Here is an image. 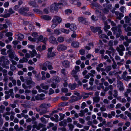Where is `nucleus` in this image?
<instances>
[{"label":"nucleus","instance_id":"1","mask_svg":"<svg viewBox=\"0 0 131 131\" xmlns=\"http://www.w3.org/2000/svg\"><path fill=\"white\" fill-rule=\"evenodd\" d=\"M50 106V104L47 103H43L40 105L39 107L42 109H44L42 110L39 112V114L40 115H41L47 113L48 111L47 110Z\"/></svg>","mask_w":131,"mask_h":131},{"label":"nucleus","instance_id":"2","mask_svg":"<svg viewBox=\"0 0 131 131\" xmlns=\"http://www.w3.org/2000/svg\"><path fill=\"white\" fill-rule=\"evenodd\" d=\"M29 10V8L28 7H23L20 8L18 10V12L21 15H28V13L26 12Z\"/></svg>","mask_w":131,"mask_h":131},{"label":"nucleus","instance_id":"3","mask_svg":"<svg viewBox=\"0 0 131 131\" xmlns=\"http://www.w3.org/2000/svg\"><path fill=\"white\" fill-rule=\"evenodd\" d=\"M125 49V48L124 47L123 45H119V46L117 47L116 48V50L119 52V54L120 56H122L123 54V52Z\"/></svg>","mask_w":131,"mask_h":131},{"label":"nucleus","instance_id":"4","mask_svg":"<svg viewBox=\"0 0 131 131\" xmlns=\"http://www.w3.org/2000/svg\"><path fill=\"white\" fill-rule=\"evenodd\" d=\"M61 3H54L52 4L50 6V10L51 12H53L54 10L56 11L58 9V7L59 5H62Z\"/></svg>","mask_w":131,"mask_h":131},{"label":"nucleus","instance_id":"5","mask_svg":"<svg viewBox=\"0 0 131 131\" xmlns=\"http://www.w3.org/2000/svg\"><path fill=\"white\" fill-rule=\"evenodd\" d=\"M27 80H26V83L27 85H28L29 87H31L35 84V83L32 80L31 77H26Z\"/></svg>","mask_w":131,"mask_h":131},{"label":"nucleus","instance_id":"6","mask_svg":"<svg viewBox=\"0 0 131 131\" xmlns=\"http://www.w3.org/2000/svg\"><path fill=\"white\" fill-rule=\"evenodd\" d=\"M0 62H2L4 64L6 65L9 64V62L7 57L4 56L0 57Z\"/></svg>","mask_w":131,"mask_h":131},{"label":"nucleus","instance_id":"7","mask_svg":"<svg viewBox=\"0 0 131 131\" xmlns=\"http://www.w3.org/2000/svg\"><path fill=\"white\" fill-rule=\"evenodd\" d=\"M53 48V47H52L48 49V52L47 54V56L48 57L50 58L55 56V54L52 51Z\"/></svg>","mask_w":131,"mask_h":131},{"label":"nucleus","instance_id":"8","mask_svg":"<svg viewBox=\"0 0 131 131\" xmlns=\"http://www.w3.org/2000/svg\"><path fill=\"white\" fill-rule=\"evenodd\" d=\"M128 73L126 71L124 72L122 75V78L124 80L128 81L131 79V76H127Z\"/></svg>","mask_w":131,"mask_h":131},{"label":"nucleus","instance_id":"9","mask_svg":"<svg viewBox=\"0 0 131 131\" xmlns=\"http://www.w3.org/2000/svg\"><path fill=\"white\" fill-rule=\"evenodd\" d=\"M67 48V47L65 45L60 44L58 46L57 50L59 51H61L66 50Z\"/></svg>","mask_w":131,"mask_h":131},{"label":"nucleus","instance_id":"10","mask_svg":"<svg viewBox=\"0 0 131 131\" xmlns=\"http://www.w3.org/2000/svg\"><path fill=\"white\" fill-rule=\"evenodd\" d=\"M62 65L65 68H69L70 66L71 63L69 61L64 60L61 62Z\"/></svg>","mask_w":131,"mask_h":131},{"label":"nucleus","instance_id":"11","mask_svg":"<svg viewBox=\"0 0 131 131\" xmlns=\"http://www.w3.org/2000/svg\"><path fill=\"white\" fill-rule=\"evenodd\" d=\"M7 53H8L9 57L12 59H13L16 56L14 51L12 49H10L8 50Z\"/></svg>","mask_w":131,"mask_h":131},{"label":"nucleus","instance_id":"12","mask_svg":"<svg viewBox=\"0 0 131 131\" xmlns=\"http://www.w3.org/2000/svg\"><path fill=\"white\" fill-rule=\"evenodd\" d=\"M8 12L9 13L5 14L4 15H2V16L3 17L6 18L9 17L11 14L15 13V12L11 8H10L9 9Z\"/></svg>","mask_w":131,"mask_h":131},{"label":"nucleus","instance_id":"13","mask_svg":"<svg viewBox=\"0 0 131 131\" xmlns=\"http://www.w3.org/2000/svg\"><path fill=\"white\" fill-rule=\"evenodd\" d=\"M62 19L60 17L58 16H55L52 20V22L54 23H56L57 21L59 23H60L62 22Z\"/></svg>","mask_w":131,"mask_h":131},{"label":"nucleus","instance_id":"14","mask_svg":"<svg viewBox=\"0 0 131 131\" xmlns=\"http://www.w3.org/2000/svg\"><path fill=\"white\" fill-rule=\"evenodd\" d=\"M121 25H118L116 28V30L115 31V32H116L117 34V35L118 37H119L120 35V33L121 32Z\"/></svg>","mask_w":131,"mask_h":131},{"label":"nucleus","instance_id":"15","mask_svg":"<svg viewBox=\"0 0 131 131\" xmlns=\"http://www.w3.org/2000/svg\"><path fill=\"white\" fill-rule=\"evenodd\" d=\"M119 90L121 91H123L124 90V88L123 86L122 83L120 81H117V84Z\"/></svg>","mask_w":131,"mask_h":131},{"label":"nucleus","instance_id":"16","mask_svg":"<svg viewBox=\"0 0 131 131\" xmlns=\"http://www.w3.org/2000/svg\"><path fill=\"white\" fill-rule=\"evenodd\" d=\"M49 41L50 43L53 44L57 43L58 44L56 38L54 36L50 37L49 39Z\"/></svg>","mask_w":131,"mask_h":131},{"label":"nucleus","instance_id":"17","mask_svg":"<svg viewBox=\"0 0 131 131\" xmlns=\"http://www.w3.org/2000/svg\"><path fill=\"white\" fill-rule=\"evenodd\" d=\"M43 39V37L42 35L40 36L37 38V39L38 41H42L44 43H45V42L47 40V38H44L43 40L42 41Z\"/></svg>","mask_w":131,"mask_h":131},{"label":"nucleus","instance_id":"18","mask_svg":"<svg viewBox=\"0 0 131 131\" xmlns=\"http://www.w3.org/2000/svg\"><path fill=\"white\" fill-rule=\"evenodd\" d=\"M29 4L30 6L34 7H38L35 1H30L29 2Z\"/></svg>","mask_w":131,"mask_h":131},{"label":"nucleus","instance_id":"19","mask_svg":"<svg viewBox=\"0 0 131 131\" xmlns=\"http://www.w3.org/2000/svg\"><path fill=\"white\" fill-rule=\"evenodd\" d=\"M101 27H91V31L95 33L101 29Z\"/></svg>","mask_w":131,"mask_h":131},{"label":"nucleus","instance_id":"20","mask_svg":"<svg viewBox=\"0 0 131 131\" xmlns=\"http://www.w3.org/2000/svg\"><path fill=\"white\" fill-rule=\"evenodd\" d=\"M29 53L30 54V56L31 57H33L36 55L37 52L36 50L35 49H33L32 51H30Z\"/></svg>","mask_w":131,"mask_h":131},{"label":"nucleus","instance_id":"21","mask_svg":"<svg viewBox=\"0 0 131 131\" xmlns=\"http://www.w3.org/2000/svg\"><path fill=\"white\" fill-rule=\"evenodd\" d=\"M113 96L117 99H121L120 97H117L118 96V92L117 90H115L113 91Z\"/></svg>","mask_w":131,"mask_h":131},{"label":"nucleus","instance_id":"22","mask_svg":"<svg viewBox=\"0 0 131 131\" xmlns=\"http://www.w3.org/2000/svg\"><path fill=\"white\" fill-rule=\"evenodd\" d=\"M41 18L43 19L47 20H49L51 19L50 17L48 15L42 16H41Z\"/></svg>","mask_w":131,"mask_h":131},{"label":"nucleus","instance_id":"23","mask_svg":"<svg viewBox=\"0 0 131 131\" xmlns=\"http://www.w3.org/2000/svg\"><path fill=\"white\" fill-rule=\"evenodd\" d=\"M50 79H52L51 78ZM52 79L56 83L59 82L60 81V79L57 76L54 77Z\"/></svg>","mask_w":131,"mask_h":131},{"label":"nucleus","instance_id":"24","mask_svg":"<svg viewBox=\"0 0 131 131\" xmlns=\"http://www.w3.org/2000/svg\"><path fill=\"white\" fill-rule=\"evenodd\" d=\"M72 46L74 48H78L79 47V44L77 42H73L71 43Z\"/></svg>","mask_w":131,"mask_h":131},{"label":"nucleus","instance_id":"25","mask_svg":"<svg viewBox=\"0 0 131 131\" xmlns=\"http://www.w3.org/2000/svg\"><path fill=\"white\" fill-rule=\"evenodd\" d=\"M78 72L75 69H73L71 72V74L73 77H77V73Z\"/></svg>","mask_w":131,"mask_h":131},{"label":"nucleus","instance_id":"26","mask_svg":"<svg viewBox=\"0 0 131 131\" xmlns=\"http://www.w3.org/2000/svg\"><path fill=\"white\" fill-rule=\"evenodd\" d=\"M40 86L43 89L47 90L49 88V86L48 85H45L44 83H42L40 84Z\"/></svg>","mask_w":131,"mask_h":131},{"label":"nucleus","instance_id":"27","mask_svg":"<svg viewBox=\"0 0 131 131\" xmlns=\"http://www.w3.org/2000/svg\"><path fill=\"white\" fill-rule=\"evenodd\" d=\"M64 38L62 36H60L57 39V41L59 43H62L64 42Z\"/></svg>","mask_w":131,"mask_h":131},{"label":"nucleus","instance_id":"28","mask_svg":"<svg viewBox=\"0 0 131 131\" xmlns=\"http://www.w3.org/2000/svg\"><path fill=\"white\" fill-rule=\"evenodd\" d=\"M77 84L75 83L73 84H70L69 85V87L72 90L74 89L76 86Z\"/></svg>","mask_w":131,"mask_h":131},{"label":"nucleus","instance_id":"29","mask_svg":"<svg viewBox=\"0 0 131 131\" xmlns=\"http://www.w3.org/2000/svg\"><path fill=\"white\" fill-rule=\"evenodd\" d=\"M93 103L94 104L95 103L98 102L100 100V98L99 96H96L93 98Z\"/></svg>","mask_w":131,"mask_h":131},{"label":"nucleus","instance_id":"30","mask_svg":"<svg viewBox=\"0 0 131 131\" xmlns=\"http://www.w3.org/2000/svg\"><path fill=\"white\" fill-rule=\"evenodd\" d=\"M18 39L20 41L22 40L24 38V36L22 34H19L18 35Z\"/></svg>","mask_w":131,"mask_h":131},{"label":"nucleus","instance_id":"31","mask_svg":"<svg viewBox=\"0 0 131 131\" xmlns=\"http://www.w3.org/2000/svg\"><path fill=\"white\" fill-rule=\"evenodd\" d=\"M68 125L69 127V130L70 131H72L74 128L73 125L71 124H68Z\"/></svg>","mask_w":131,"mask_h":131},{"label":"nucleus","instance_id":"32","mask_svg":"<svg viewBox=\"0 0 131 131\" xmlns=\"http://www.w3.org/2000/svg\"><path fill=\"white\" fill-rule=\"evenodd\" d=\"M125 21L127 23H129L131 20V19L128 16H126L124 17Z\"/></svg>","mask_w":131,"mask_h":131},{"label":"nucleus","instance_id":"33","mask_svg":"<svg viewBox=\"0 0 131 131\" xmlns=\"http://www.w3.org/2000/svg\"><path fill=\"white\" fill-rule=\"evenodd\" d=\"M103 116L104 118H106L108 117V118H110V117H111V115H110V114H107L105 113H103Z\"/></svg>","mask_w":131,"mask_h":131},{"label":"nucleus","instance_id":"34","mask_svg":"<svg viewBox=\"0 0 131 131\" xmlns=\"http://www.w3.org/2000/svg\"><path fill=\"white\" fill-rule=\"evenodd\" d=\"M66 69L65 68H63L61 69V72L64 76H67V73L66 72Z\"/></svg>","mask_w":131,"mask_h":131},{"label":"nucleus","instance_id":"35","mask_svg":"<svg viewBox=\"0 0 131 131\" xmlns=\"http://www.w3.org/2000/svg\"><path fill=\"white\" fill-rule=\"evenodd\" d=\"M61 31L62 32L67 34H68L70 32L69 30H67L64 28H61Z\"/></svg>","mask_w":131,"mask_h":131},{"label":"nucleus","instance_id":"36","mask_svg":"<svg viewBox=\"0 0 131 131\" xmlns=\"http://www.w3.org/2000/svg\"><path fill=\"white\" fill-rule=\"evenodd\" d=\"M76 29V25L74 24H71L70 29L72 31H74Z\"/></svg>","mask_w":131,"mask_h":131},{"label":"nucleus","instance_id":"37","mask_svg":"<svg viewBox=\"0 0 131 131\" xmlns=\"http://www.w3.org/2000/svg\"><path fill=\"white\" fill-rule=\"evenodd\" d=\"M104 24L105 25V27L104 28V29L105 31H107V30L109 29L110 28V27L109 25H106L107 22H104Z\"/></svg>","mask_w":131,"mask_h":131},{"label":"nucleus","instance_id":"38","mask_svg":"<svg viewBox=\"0 0 131 131\" xmlns=\"http://www.w3.org/2000/svg\"><path fill=\"white\" fill-rule=\"evenodd\" d=\"M78 20L80 22L84 21H86V18L82 17H80L78 18Z\"/></svg>","mask_w":131,"mask_h":131},{"label":"nucleus","instance_id":"39","mask_svg":"<svg viewBox=\"0 0 131 131\" xmlns=\"http://www.w3.org/2000/svg\"><path fill=\"white\" fill-rule=\"evenodd\" d=\"M59 115L60 117L59 119V120L61 121L62 120L64 117L65 115V114H63L61 113H59Z\"/></svg>","mask_w":131,"mask_h":131},{"label":"nucleus","instance_id":"40","mask_svg":"<svg viewBox=\"0 0 131 131\" xmlns=\"http://www.w3.org/2000/svg\"><path fill=\"white\" fill-rule=\"evenodd\" d=\"M90 82H89V84L91 85L92 86L93 84V82L94 81V79L93 78L91 77L90 79Z\"/></svg>","mask_w":131,"mask_h":131},{"label":"nucleus","instance_id":"41","mask_svg":"<svg viewBox=\"0 0 131 131\" xmlns=\"http://www.w3.org/2000/svg\"><path fill=\"white\" fill-rule=\"evenodd\" d=\"M91 19L92 20L94 21H96L98 20V17L94 16V15H93L91 17Z\"/></svg>","mask_w":131,"mask_h":131},{"label":"nucleus","instance_id":"42","mask_svg":"<svg viewBox=\"0 0 131 131\" xmlns=\"http://www.w3.org/2000/svg\"><path fill=\"white\" fill-rule=\"evenodd\" d=\"M41 122L44 123H46L48 122V121L43 117H42L40 118Z\"/></svg>","mask_w":131,"mask_h":131},{"label":"nucleus","instance_id":"43","mask_svg":"<svg viewBox=\"0 0 131 131\" xmlns=\"http://www.w3.org/2000/svg\"><path fill=\"white\" fill-rule=\"evenodd\" d=\"M85 112H84L83 110H81L80 111V112L79 113V115L80 117H82L84 114Z\"/></svg>","mask_w":131,"mask_h":131},{"label":"nucleus","instance_id":"44","mask_svg":"<svg viewBox=\"0 0 131 131\" xmlns=\"http://www.w3.org/2000/svg\"><path fill=\"white\" fill-rule=\"evenodd\" d=\"M96 70L99 72L101 71L103 72L105 71V69L103 68H96Z\"/></svg>","mask_w":131,"mask_h":131},{"label":"nucleus","instance_id":"45","mask_svg":"<svg viewBox=\"0 0 131 131\" xmlns=\"http://www.w3.org/2000/svg\"><path fill=\"white\" fill-rule=\"evenodd\" d=\"M6 49H3L1 50V54L3 55H6Z\"/></svg>","mask_w":131,"mask_h":131},{"label":"nucleus","instance_id":"46","mask_svg":"<svg viewBox=\"0 0 131 131\" xmlns=\"http://www.w3.org/2000/svg\"><path fill=\"white\" fill-rule=\"evenodd\" d=\"M11 114L10 112V111H6L5 113H3V117H5L6 115H9Z\"/></svg>","mask_w":131,"mask_h":131},{"label":"nucleus","instance_id":"47","mask_svg":"<svg viewBox=\"0 0 131 131\" xmlns=\"http://www.w3.org/2000/svg\"><path fill=\"white\" fill-rule=\"evenodd\" d=\"M66 123L64 121H61L59 123V125L60 126H64L66 125Z\"/></svg>","mask_w":131,"mask_h":131},{"label":"nucleus","instance_id":"48","mask_svg":"<svg viewBox=\"0 0 131 131\" xmlns=\"http://www.w3.org/2000/svg\"><path fill=\"white\" fill-rule=\"evenodd\" d=\"M114 107V104L111 103L109 105L107 106V108L109 109H112Z\"/></svg>","mask_w":131,"mask_h":131},{"label":"nucleus","instance_id":"49","mask_svg":"<svg viewBox=\"0 0 131 131\" xmlns=\"http://www.w3.org/2000/svg\"><path fill=\"white\" fill-rule=\"evenodd\" d=\"M28 39L29 40L31 41L35 42L36 41L35 38H32L31 36L28 37Z\"/></svg>","mask_w":131,"mask_h":131},{"label":"nucleus","instance_id":"50","mask_svg":"<svg viewBox=\"0 0 131 131\" xmlns=\"http://www.w3.org/2000/svg\"><path fill=\"white\" fill-rule=\"evenodd\" d=\"M74 78H75V81L77 82L79 84L81 85H82V83L81 82H80L79 81V79L78 78V76H77V77H74Z\"/></svg>","mask_w":131,"mask_h":131},{"label":"nucleus","instance_id":"51","mask_svg":"<svg viewBox=\"0 0 131 131\" xmlns=\"http://www.w3.org/2000/svg\"><path fill=\"white\" fill-rule=\"evenodd\" d=\"M50 64H52L49 62L47 61L44 63L43 66L48 67Z\"/></svg>","mask_w":131,"mask_h":131},{"label":"nucleus","instance_id":"52","mask_svg":"<svg viewBox=\"0 0 131 131\" xmlns=\"http://www.w3.org/2000/svg\"><path fill=\"white\" fill-rule=\"evenodd\" d=\"M112 68L111 66H108L106 67L105 68V69L106 72H108Z\"/></svg>","mask_w":131,"mask_h":131},{"label":"nucleus","instance_id":"53","mask_svg":"<svg viewBox=\"0 0 131 131\" xmlns=\"http://www.w3.org/2000/svg\"><path fill=\"white\" fill-rule=\"evenodd\" d=\"M54 33L57 35H58L60 33L59 29H56L54 30Z\"/></svg>","mask_w":131,"mask_h":131},{"label":"nucleus","instance_id":"54","mask_svg":"<svg viewBox=\"0 0 131 131\" xmlns=\"http://www.w3.org/2000/svg\"><path fill=\"white\" fill-rule=\"evenodd\" d=\"M3 80L5 82L4 85H7L8 82V78L7 77H4L3 79Z\"/></svg>","mask_w":131,"mask_h":131},{"label":"nucleus","instance_id":"55","mask_svg":"<svg viewBox=\"0 0 131 131\" xmlns=\"http://www.w3.org/2000/svg\"><path fill=\"white\" fill-rule=\"evenodd\" d=\"M109 8H105L103 10V12L105 14H108L109 12Z\"/></svg>","mask_w":131,"mask_h":131},{"label":"nucleus","instance_id":"56","mask_svg":"<svg viewBox=\"0 0 131 131\" xmlns=\"http://www.w3.org/2000/svg\"><path fill=\"white\" fill-rule=\"evenodd\" d=\"M42 124L41 123H40L38 126H36V128L37 130H39L40 129L41 127H42Z\"/></svg>","mask_w":131,"mask_h":131},{"label":"nucleus","instance_id":"57","mask_svg":"<svg viewBox=\"0 0 131 131\" xmlns=\"http://www.w3.org/2000/svg\"><path fill=\"white\" fill-rule=\"evenodd\" d=\"M115 78H113L112 79H108V81L110 84H112L113 82L115 80Z\"/></svg>","mask_w":131,"mask_h":131},{"label":"nucleus","instance_id":"58","mask_svg":"<svg viewBox=\"0 0 131 131\" xmlns=\"http://www.w3.org/2000/svg\"><path fill=\"white\" fill-rule=\"evenodd\" d=\"M49 95H51L53 94L54 93V90H53V89L51 88L49 89Z\"/></svg>","mask_w":131,"mask_h":131},{"label":"nucleus","instance_id":"59","mask_svg":"<svg viewBox=\"0 0 131 131\" xmlns=\"http://www.w3.org/2000/svg\"><path fill=\"white\" fill-rule=\"evenodd\" d=\"M62 91L63 92L67 93L68 91V89L65 88H62L61 89Z\"/></svg>","mask_w":131,"mask_h":131},{"label":"nucleus","instance_id":"60","mask_svg":"<svg viewBox=\"0 0 131 131\" xmlns=\"http://www.w3.org/2000/svg\"><path fill=\"white\" fill-rule=\"evenodd\" d=\"M118 15H119L120 17H117V18L119 20H121V17H123L124 16L123 14L121 13H119Z\"/></svg>","mask_w":131,"mask_h":131},{"label":"nucleus","instance_id":"61","mask_svg":"<svg viewBox=\"0 0 131 131\" xmlns=\"http://www.w3.org/2000/svg\"><path fill=\"white\" fill-rule=\"evenodd\" d=\"M79 52L82 55H84L85 54V51L83 49H81L79 51Z\"/></svg>","mask_w":131,"mask_h":131},{"label":"nucleus","instance_id":"62","mask_svg":"<svg viewBox=\"0 0 131 131\" xmlns=\"http://www.w3.org/2000/svg\"><path fill=\"white\" fill-rule=\"evenodd\" d=\"M33 11L34 12H35L37 13H40V12H41V11L40 10H39L38 9H37V8L34 9L33 10Z\"/></svg>","mask_w":131,"mask_h":131},{"label":"nucleus","instance_id":"63","mask_svg":"<svg viewBox=\"0 0 131 131\" xmlns=\"http://www.w3.org/2000/svg\"><path fill=\"white\" fill-rule=\"evenodd\" d=\"M125 8L123 6H121L119 9L120 11L122 13L124 12V10H125Z\"/></svg>","mask_w":131,"mask_h":131},{"label":"nucleus","instance_id":"64","mask_svg":"<svg viewBox=\"0 0 131 131\" xmlns=\"http://www.w3.org/2000/svg\"><path fill=\"white\" fill-rule=\"evenodd\" d=\"M125 31L127 32L131 31V28L130 27H128L125 29Z\"/></svg>","mask_w":131,"mask_h":131}]
</instances>
